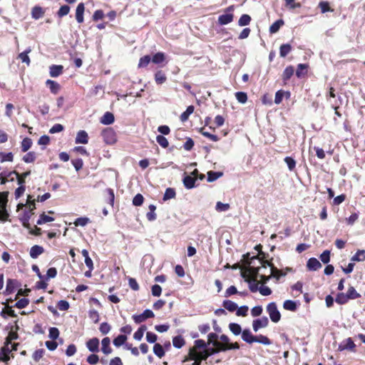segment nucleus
Listing matches in <instances>:
<instances>
[{
	"label": "nucleus",
	"mask_w": 365,
	"mask_h": 365,
	"mask_svg": "<svg viewBox=\"0 0 365 365\" xmlns=\"http://www.w3.org/2000/svg\"><path fill=\"white\" fill-rule=\"evenodd\" d=\"M260 269L254 268V266L250 265L249 267V272L252 274V278L245 279V282L249 284V289L252 292H256L259 290L257 278H260L259 274Z\"/></svg>",
	"instance_id": "nucleus-1"
},
{
	"label": "nucleus",
	"mask_w": 365,
	"mask_h": 365,
	"mask_svg": "<svg viewBox=\"0 0 365 365\" xmlns=\"http://www.w3.org/2000/svg\"><path fill=\"white\" fill-rule=\"evenodd\" d=\"M267 263V265L271 267L269 269V275L266 277L265 274H260V279L263 281L264 283H266L272 277L276 278L278 280L281 277H284L287 274L286 272H284L282 270L278 269L272 264L269 262Z\"/></svg>",
	"instance_id": "nucleus-2"
},
{
	"label": "nucleus",
	"mask_w": 365,
	"mask_h": 365,
	"mask_svg": "<svg viewBox=\"0 0 365 365\" xmlns=\"http://www.w3.org/2000/svg\"><path fill=\"white\" fill-rule=\"evenodd\" d=\"M266 310L272 322L277 323L280 320L281 314L279 312L275 302H270L268 304L266 307Z\"/></svg>",
	"instance_id": "nucleus-3"
},
{
	"label": "nucleus",
	"mask_w": 365,
	"mask_h": 365,
	"mask_svg": "<svg viewBox=\"0 0 365 365\" xmlns=\"http://www.w3.org/2000/svg\"><path fill=\"white\" fill-rule=\"evenodd\" d=\"M7 192H0V220L6 221L7 220L9 215L6 211V206L7 203Z\"/></svg>",
	"instance_id": "nucleus-4"
},
{
	"label": "nucleus",
	"mask_w": 365,
	"mask_h": 365,
	"mask_svg": "<svg viewBox=\"0 0 365 365\" xmlns=\"http://www.w3.org/2000/svg\"><path fill=\"white\" fill-rule=\"evenodd\" d=\"M202 356L200 355L196 349H190L188 355L185 356L183 361H194L192 365H201L202 361H203Z\"/></svg>",
	"instance_id": "nucleus-5"
},
{
	"label": "nucleus",
	"mask_w": 365,
	"mask_h": 365,
	"mask_svg": "<svg viewBox=\"0 0 365 365\" xmlns=\"http://www.w3.org/2000/svg\"><path fill=\"white\" fill-rule=\"evenodd\" d=\"M102 137L106 144L112 145L116 142V135L111 128H107L102 131Z\"/></svg>",
	"instance_id": "nucleus-6"
},
{
	"label": "nucleus",
	"mask_w": 365,
	"mask_h": 365,
	"mask_svg": "<svg viewBox=\"0 0 365 365\" xmlns=\"http://www.w3.org/2000/svg\"><path fill=\"white\" fill-rule=\"evenodd\" d=\"M349 350L351 352H356V344L351 338H347L340 343L338 346V351H342Z\"/></svg>",
	"instance_id": "nucleus-7"
},
{
	"label": "nucleus",
	"mask_w": 365,
	"mask_h": 365,
	"mask_svg": "<svg viewBox=\"0 0 365 365\" xmlns=\"http://www.w3.org/2000/svg\"><path fill=\"white\" fill-rule=\"evenodd\" d=\"M256 261L258 263H259L261 266L257 267H254V268H259V269H260L259 274H265L266 277L269 275V269H270L271 267H269L267 265V263H266V262H269L268 261L262 260V259H259L258 257H252L251 259L250 264H255Z\"/></svg>",
	"instance_id": "nucleus-8"
},
{
	"label": "nucleus",
	"mask_w": 365,
	"mask_h": 365,
	"mask_svg": "<svg viewBox=\"0 0 365 365\" xmlns=\"http://www.w3.org/2000/svg\"><path fill=\"white\" fill-rule=\"evenodd\" d=\"M10 345L9 341H5L4 345L0 349V361L6 362L9 360V354L11 352Z\"/></svg>",
	"instance_id": "nucleus-9"
},
{
	"label": "nucleus",
	"mask_w": 365,
	"mask_h": 365,
	"mask_svg": "<svg viewBox=\"0 0 365 365\" xmlns=\"http://www.w3.org/2000/svg\"><path fill=\"white\" fill-rule=\"evenodd\" d=\"M154 317V313L150 309H145L142 314L138 315H133V319L136 324H140L145 321L148 318Z\"/></svg>",
	"instance_id": "nucleus-10"
},
{
	"label": "nucleus",
	"mask_w": 365,
	"mask_h": 365,
	"mask_svg": "<svg viewBox=\"0 0 365 365\" xmlns=\"http://www.w3.org/2000/svg\"><path fill=\"white\" fill-rule=\"evenodd\" d=\"M268 324V318L267 317H262L260 319H257L253 321L252 329L255 332H257L259 329L267 327Z\"/></svg>",
	"instance_id": "nucleus-11"
},
{
	"label": "nucleus",
	"mask_w": 365,
	"mask_h": 365,
	"mask_svg": "<svg viewBox=\"0 0 365 365\" xmlns=\"http://www.w3.org/2000/svg\"><path fill=\"white\" fill-rule=\"evenodd\" d=\"M19 285V282L16 279H9L6 282L4 294L9 295L13 293Z\"/></svg>",
	"instance_id": "nucleus-12"
},
{
	"label": "nucleus",
	"mask_w": 365,
	"mask_h": 365,
	"mask_svg": "<svg viewBox=\"0 0 365 365\" xmlns=\"http://www.w3.org/2000/svg\"><path fill=\"white\" fill-rule=\"evenodd\" d=\"M307 267L309 271H317L322 267V264L315 257H312L308 259Z\"/></svg>",
	"instance_id": "nucleus-13"
},
{
	"label": "nucleus",
	"mask_w": 365,
	"mask_h": 365,
	"mask_svg": "<svg viewBox=\"0 0 365 365\" xmlns=\"http://www.w3.org/2000/svg\"><path fill=\"white\" fill-rule=\"evenodd\" d=\"M242 339L247 344H252L256 341L254 336L249 329H245L242 332Z\"/></svg>",
	"instance_id": "nucleus-14"
},
{
	"label": "nucleus",
	"mask_w": 365,
	"mask_h": 365,
	"mask_svg": "<svg viewBox=\"0 0 365 365\" xmlns=\"http://www.w3.org/2000/svg\"><path fill=\"white\" fill-rule=\"evenodd\" d=\"M86 346L91 352H97L99 350V339L93 338L86 342Z\"/></svg>",
	"instance_id": "nucleus-15"
},
{
	"label": "nucleus",
	"mask_w": 365,
	"mask_h": 365,
	"mask_svg": "<svg viewBox=\"0 0 365 365\" xmlns=\"http://www.w3.org/2000/svg\"><path fill=\"white\" fill-rule=\"evenodd\" d=\"M215 347V348L210 349L205 348L204 350L199 351L200 355L202 356V359H204V360H207V359L212 354H217L219 351H222L220 350V346Z\"/></svg>",
	"instance_id": "nucleus-16"
},
{
	"label": "nucleus",
	"mask_w": 365,
	"mask_h": 365,
	"mask_svg": "<svg viewBox=\"0 0 365 365\" xmlns=\"http://www.w3.org/2000/svg\"><path fill=\"white\" fill-rule=\"evenodd\" d=\"M214 346H220V350L222 351H225L227 350L230 349H240V344L237 342L233 343V344H229V345H225L220 342H213Z\"/></svg>",
	"instance_id": "nucleus-17"
},
{
	"label": "nucleus",
	"mask_w": 365,
	"mask_h": 365,
	"mask_svg": "<svg viewBox=\"0 0 365 365\" xmlns=\"http://www.w3.org/2000/svg\"><path fill=\"white\" fill-rule=\"evenodd\" d=\"M63 66L61 65H52L49 68V74L53 78L59 76L63 73Z\"/></svg>",
	"instance_id": "nucleus-18"
},
{
	"label": "nucleus",
	"mask_w": 365,
	"mask_h": 365,
	"mask_svg": "<svg viewBox=\"0 0 365 365\" xmlns=\"http://www.w3.org/2000/svg\"><path fill=\"white\" fill-rule=\"evenodd\" d=\"M88 141V133L85 130H80L77 133L75 140L76 143L86 144Z\"/></svg>",
	"instance_id": "nucleus-19"
},
{
	"label": "nucleus",
	"mask_w": 365,
	"mask_h": 365,
	"mask_svg": "<svg viewBox=\"0 0 365 365\" xmlns=\"http://www.w3.org/2000/svg\"><path fill=\"white\" fill-rule=\"evenodd\" d=\"M44 252V249L40 245H34L30 250V257L32 259H36L39 255Z\"/></svg>",
	"instance_id": "nucleus-20"
},
{
	"label": "nucleus",
	"mask_w": 365,
	"mask_h": 365,
	"mask_svg": "<svg viewBox=\"0 0 365 365\" xmlns=\"http://www.w3.org/2000/svg\"><path fill=\"white\" fill-rule=\"evenodd\" d=\"M85 7L83 3H80L76 8V19L78 23L83 22V13H84Z\"/></svg>",
	"instance_id": "nucleus-21"
},
{
	"label": "nucleus",
	"mask_w": 365,
	"mask_h": 365,
	"mask_svg": "<svg viewBox=\"0 0 365 365\" xmlns=\"http://www.w3.org/2000/svg\"><path fill=\"white\" fill-rule=\"evenodd\" d=\"M102 348L101 350L103 354L108 355L112 352V349L110 346V340L108 337H105L101 341Z\"/></svg>",
	"instance_id": "nucleus-22"
},
{
	"label": "nucleus",
	"mask_w": 365,
	"mask_h": 365,
	"mask_svg": "<svg viewBox=\"0 0 365 365\" xmlns=\"http://www.w3.org/2000/svg\"><path fill=\"white\" fill-rule=\"evenodd\" d=\"M233 17H234V16L231 13L225 14L220 15L219 16L218 22L221 25H226L233 21Z\"/></svg>",
	"instance_id": "nucleus-23"
},
{
	"label": "nucleus",
	"mask_w": 365,
	"mask_h": 365,
	"mask_svg": "<svg viewBox=\"0 0 365 365\" xmlns=\"http://www.w3.org/2000/svg\"><path fill=\"white\" fill-rule=\"evenodd\" d=\"M184 186L187 189H192L195 186L196 178L190 175H186L183 178Z\"/></svg>",
	"instance_id": "nucleus-24"
},
{
	"label": "nucleus",
	"mask_w": 365,
	"mask_h": 365,
	"mask_svg": "<svg viewBox=\"0 0 365 365\" xmlns=\"http://www.w3.org/2000/svg\"><path fill=\"white\" fill-rule=\"evenodd\" d=\"M114 115L110 112H106L101 119V123L103 125H110L114 122Z\"/></svg>",
	"instance_id": "nucleus-25"
},
{
	"label": "nucleus",
	"mask_w": 365,
	"mask_h": 365,
	"mask_svg": "<svg viewBox=\"0 0 365 365\" xmlns=\"http://www.w3.org/2000/svg\"><path fill=\"white\" fill-rule=\"evenodd\" d=\"M283 308L288 311L295 312L297 309V304L295 301L287 299L284 302Z\"/></svg>",
	"instance_id": "nucleus-26"
},
{
	"label": "nucleus",
	"mask_w": 365,
	"mask_h": 365,
	"mask_svg": "<svg viewBox=\"0 0 365 365\" xmlns=\"http://www.w3.org/2000/svg\"><path fill=\"white\" fill-rule=\"evenodd\" d=\"M46 84L49 87L51 92L53 94H56L60 90V85L54 81L48 79L46 81Z\"/></svg>",
	"instance_id": "nucleus-27"
},
{
	"label": "nucleus",
	"mask_w": 365,
	"mask_h": 365,
	"mask_svg": "<svg viewBox=\"0 0 365 365\" xmlns=\"http://www.w3.org/2000/svg\"><path fill=\"white\" fill-rule=\"evenodd\" d=\"M222 306L225 309L230 312H233L237 309V304L235 302L228 299L223 301Z\"/></svg>",
	"instance_id": "nucleus-28"
},
{
	"label": "nucleus",
	"mask_w": 365,
	"mask_h": 365,
	"mask_svg": "<svg viewBox=\"0 0 365 365\" xmlns=\"http://www.w3.org/2000/svg\"><path fill=\"white\" fill-rule=\"evenodd\" d=\"M284 24V21L282 19L277 20L275 22H274L269 27V33L270 34H275L277 33L281 26H282Z\"/></svg>",
	"instance_id": "nucleus-29"
},
{
	"label": "nucleus",
	"mask_w": 365,
	"mask_h": 365,
	"mask_svg": "<svg viewBox=\"0 0 365 365\" xmlns=\"http://www.w3.org/2000/svg\"><path fill=\"white\" fill-rule=\"evenodd\" d=\"M44 14V11L41 6H34L31 11V16L34 19L41 18Z\"/></svg>",
	"instance_id": "nucleus-30"
},
{
	"label": "nucleus",
	"mask_w": 365,
	"mask_h": 365,
	"mask_svg": "<svg viewBox=\"0 0 365 365\" xmlns=\"http://www.w3.org/2000/svg\"><path fill=\"white\" fill-rule=\"evenodd\" d=\"M365 260V250H359L356 254L351 257V262H362Z\"/></svg>",
	"instance_id": "nucleus-31"
},
{
	"label": "nucleus",
	"mask_w": 365,
	"mask_h": 365,
	"mask_svg": "<svg viewBox=\"0 0 365 365\" xmlns=\"http://www.w3.org/2000/svg\"><path fill=\"white\" fill-rule=\"evenodd\" d=\"M194 106H189L186 110L184 111L181 115H180V120L182 122H185L188 120L189 118V116L194 112Z\"/></svg>",
	"instance_id": "nucleus-32"
},
{
	"label": "nucleus",
	"mask_w": 365,
	"mask_h": 365,
	"mask_svg": "<svg viewBox=\"0 0 365 365\" xmlns=\"http://www.w3.org/2000/svg\"><path fill=\"white\" fill-rule=\"evenodd\" d=\"M185 344V341L180 335L176 336L173 339V344L177 349L182 348Z\"/></svg>",
	"instance_id": "nucleus-33"
},
{
	"label": "nucleus",
	"mask_w": 365,
	"mask_h": 365,
	"mask_svg": "<svg viewBox=\"0 0 365 365\" xmlns=\"http://www.w3.org/2000/svg\"><path fill=\"white\" fill-rule=\"evenodd\" d=\"M0 176L5 177L6 179L9 181H14V176L19 177V173L14 170V171H3L1 172Z\"/></svg>",
	"instance_id": "nucleus-34"
},
{
	"label": "nucleus",
	"mask_w": 365,
	"mask_h": 365,
	"mask_svg": "<svg viewBox=\"0 0 365 365\" xmlns=\"http://www.w3.org/2000/svg\"><path fill=\"white\" fill-rule=\"evenodd\" d=\"M167 80L165 74L162 71H158L155 74V81L157 84L164 83Z\"/></svg>",
	"instance_id": "nucleus-35"
},
{
	"label": "nucleus",
	"mask_w": 365,
	"mask_h": 365,
	"mask_svg": "<svg viewBox=\"0 0 365 365\" xmlns=\"http://www.w3.org/2000/svg\"><path fill=\"white\" fill-rule=\"evenodd\" d=\"M31 49L28 48L25 51L19 54L18 58L23 62L26 63L27 66L30 64V58L28 54L31 52Z\"/></svg>",
	"instance_id": "nucleus-36"
},
{
	"label": "nucleus",
	"mask_w": 365,
	"mask_h": 365,
	"mask_svg": "<svg viewBox=\"0 0 365 365\" xmlns=\"http://www.w3.org/2000/svg\"><path fill=\"white\" fill-rule=\"evenodd\" d=\"M153 352L159 358H162L165 355L163 346L158 343L155 344L153 346Z\"/></svg>",
	"instance_id": "nucleus-37"
},
{
	"label": "nucleus",
	"mask_w": 365,
	"mask_h": 365,
	"mask_svg": "<svg viewBox=\"0 0 365 365\" xmlns=\"http://www.w3.org/2000/svg\"><path fill=\"white\" fill-rule=\"evenodd\" d=\"M229 329L231 331V332L235 336H237L242 334V332L241 326L237 323H230L229 324Z\"/></svg>",
	"instance_id": "nucleus-38"
},
{
	"label": "nucleus",
	"mask_w": 365,
	"mask_h": 365,
	"mask_svg": "<svg viewBox=\"0 0 365 365\" xmlns=\"http://www.w3.org/2000/svg\"><path fill=\"white\" fill-rule=\"evenodd\" d=\"M126 340H127L126 335L120 334L116 338H115L113 339V343L114 346H115L116 347H119V346L123 345L125 344V342L126 341Z\"/></svg>",
	"instance_id": "nucleus-39"
},
{
	"label": "nucleus",
	"mask_w": 365,
	"mask_h": 365,
	"mask_svg": "<svg viewBox=\"0 0 365 365\" xmlns=\"http://www.w3.org/2000/svg\"><path fill=\"white\" fill-rule=\"evenodd\" d=\"M292 51V46L289 43L281 45L279 48V55L281 57H285Z\"/></svg>",
	"instance_id": "nucleus-40"
},
{
	"label": "nucleus",
	"mask_w": 365,
	"mask_h": 365,
	"mask_svg": "<svg viewBox=\"0 0 365 365\" xmlns=\"http://www.w3.org/2000/svg\"><path fill=\"white\" fill-rule=\"evenodd\" d=\"M223 173L222 172H214V171H209L207 173V181L211 182H214L215 180H217L219 178L222 177Z\"/></svg>",
	"instance_id": "nucleus-41"
},
{
	"label": "nucleus",
	"mask_w": 365,
	"mask_h": 365,
	"mask_svg": "<svg viewBox=\"0 0 365 365\" xmlns=\"http://www.w3.org/2000/svg\"><path fill=\"white\" fill-rule=\"evenodd\" d=\"M255 339L256 341H255V342L262 344L264 345H270L272 344L271 340L267 336L262 334L255 336Z\"/></svg>",
	"instance_id": "nucleus-42"
},
{
	"label": "nucleus",
	"mask_w": 365,
	"mask_h": 365,
	"mask_svg": "<svg viewBox=\"0 0 365 365\" xmlns=\"http://www.w3.org/2000/svg\"><path fill=\"white\" fill-rule=\"evenodd\" d=\"M294 68L291 66H287L283 71L282 78L284 81L289 80L294 74Z\"/></svg>",
	"instance_id": "nucleus-43"
},
{
	"label": "nucleus",
	"mask_w": 365,
	"mask_h": 365,
	"mask_svg": "<svg viewBox=\"0 0 365 365\" xmlns=\"http://www.w3.org/2000/svg\"><path fill=\"white\" fill-rule=\"evenodd\" d=\"M251 21V17L248 14H242L239 21H238V25L240 26H245L250 24Z\"/></svg>",
	"instance_id": "nucleus-44"
},
{
	"label": "nucleus",
	"mask_w": 365,
	"mask_h": 365,
	"mask_svg": "<svg viewBox=\"0 0 365 365\" xmlns=\"http://www.w3.org/2000/svg\"><path fill=\"white\" fill-rule=\"evenodd\" d=\"M346 294L343 292L337 294L335 301L339 304H344L349 301Z\"/></svg>",
	"instance_id": "nucleus-45"
},
{
	"label": "nucleus",
	"mask_w": 365,
	"mask_h": 365,
	"mask_svg": "<svg viewBox=\"0 0 365 365\" xmlns=\"http://www.w3.org/2000/svg\"><path fill=\"white\" fill-rule=\"evenodd\" d=\"M175 190L173 188L168 187L165 190V192L163 195V200L166 201L170 199H173L175 197Z\"/></svg>",
	"instance_id": "nucleus-46"
},
{
	"label": "nucleus",
	"mask_w": 365,
	"mask_h": 365,
	"mask_svg": "<svg viewBox=\"0 0 365 365\" xmlns=\"http://www.w3.org/2000/svg\"><path fill=\"white\" fill-rule=\"evenodd\" d=\"M54 220V218L50 216H48L45 215V213H42L40 216L38 220H37V224L41 225L43 224H45L46 222H53Z\"/></svg>",
	"instance_id": "nucleus-47"
},
{
	"label": "nucleus",
	"mask_w": 365,
	"mask_h": 365,
	"mask_svg": "<svg viewBox=\"0 0 365 365\" xmlns=\"http://www.w3.org/2000/svg\"><path fill=\"white\" fill-rule=\"evenodd\" d=\"M349 299H355L360 297V294L356 291L354 287H349L346 292Z\"/></svg>",
	"instance_id": "nucleus-48"
},
{
	"label": "nucleus",
	"mask_w": 365,
	"mask_h": 365,
	"mask_svg": "<svg viewBox=\"0 0 365 365\" xmlns=\"http://www.w3.org/2000/svg\"><path fill=\"white\" fill-rule=\"evenodd\" d=\"M32 145V140L29 138H25L21 142L22 152H26Z\"/></svg>",
	"instance_id": "nucleus-49"
},
{
	"label": "nucleus",
	"mask_w": 365,
	"mask_h": 365,
	"mask_svg": "<svg viewBox=\"0 0 365 365\" xmlns=\"http://www.w3.org/2000/svg\"><path fill=\"white\" fill-rule=\"evenodd\" d=\"M13 159H14V155H13L12 153H11V152L7 153H3V152L0 153L1 163H4L6 161L12 162Z\"/></svg>",
	"instance_id": "nucleus-50"
},
{
	"label": "nucleus",
	"mask_w": 365,
	"mask_h": 365,
	"mask_svg": "<svg viewBox=\"0 0 365 365\" xmlns=\"http://www.w3.org/2000/svg\"><path fill=\"white\" fill-rule=\"evenodd\" d=\"M164 60H165V54L162 52H158V53H155L152 58L153 63H156V64L163 62Z\"/></svg>",
	"instance_id": "nucleus-51"
},
{
	"label": "nucleus",
	"mask_w": 365,
	"mask_h": 365,
	"mask_svg": "<svg viewBox=\"0 0 365 365\" xmlns=\"http://www.w3.org/2000/svg\"><path fill=\"white\" fill-rule=\"evenodd\" d=\"M156 141L158 142V143L161 146L163 147V148H166L168 147L169 145V143H168V140H167V138L165 137H164L163 135H158L157 137H156Z\"/></svg>",
	"instance_id": "nucleus-52"
},
{
	"label": "nucleus",
	"mask_w": 365,
	"mask_h": 365,
	"mask_svg": "<svg viewBox=\"0 0 365 365\" xmlns=\"http://www.w3.org/2000/svg\"><path fill=\"white\" fill-rule=\"evenodd\" d=\"M235 97L240 103H245L247 101V95L245 92L238 91L235 93Z\"/></svg>",
	"instance_id": "nucleus-53"
},
{
	"label": "nucleus",
	"mask_w": 365,
	"mask_h": 365,
	"mask_svg": "<svg viewBox=\"0 0 365 365\" xmlns=\"http://www.w3.org/2000/svg\"><path fill=\"white\" fill-rule=\"evenodd\" d=\"M150 61H151V58L148 55L141 57L139 60L138 67L139 68L146 67L148 65V63L150 62Z\"/></svg>",
	"instance_id": "nucleus-54"
},
{
	"label": "nucleus",
	"mask_w": 365,
	"mask_h": 365,
	"mask_svg": "<svg viewBox=\"0 0 365 365\" xmlns=\"http://www.w3.org/2000/svg\"><path fill=\"white\" fill-rule=\"evenodd\" d=\"M249 310V307L247 305L241 306L240 307H237L236 309V315L238 317H246L247 315V312Z\"/></svg>",
	"instance_id": "nucleus-55"
},
{
	"label": "nucleus",
	"mask_w": 365,
	"mask_h": 365,
	"mask_svg": "<svg viewBox=\"0 0 365 365\" xmlns=\"http://www.w3.org/2000/svg\"><path fill=\"white\" fill-rule=\"evenodd\" d=\"M208 343H205V341L202 339H197L195 341V346L191 349H196V351L200 349H202L203 350L207 347Z\"/></svg>",
	"instance_id": "nucleus-56"
},
{
	"label": "nucleus",
	"mask_w": 365,
	"mask_h": 365,
	"mask_svg": "<svg viewBox=\"0 0 365 365\" xmlns=\"http://www.w3.org/2000/svg\"><path fill=\"white\" fill-rule=\"evenodd\" d=\"M36 153L33 151L29 152L23 157V160L26 163H33L36 160Z\"/></svg>",
	"instance_id": "nucleus-57"
},
{
	"label": "nucleus",
	"mask_w": 365,
	"mask_h": 365,
	"mask_svg": "<svg viewBox=\"0 0 365 365\" xmlns=\"http://www.w3.org/2000/svg\"><path fill=\"white\" fill-rule=\"evenodd\" d=\"M31 214L29 211H25L24 213V215L21 218V220L22 222L23 225L25 227L29 228V220L31 218Z\"/></svg>",
	"instance_id": "nucleus-58"
},
{
	"label": "nucleus",
	"mask_w": 365,
	"mask_h": 365,
	"mask_svg": "<svg viewBox=\"0 0 365 365\" xmlns=\"http://www.w3.org/2000/svg\"><path fill=\"white\" fill-rule=\"evenodd\" d=\"M284 160L286 163L289 170L292 171L295 168L296 161L294 160V158H292V157L287 156L284 159Z\"/></svg>",
	"instance_id": "nucleus-59"
},
{
	"label": "nucleus",
	"mask_w": 365,
	"mask_h": 365,
	"mask_svg": "<svg viewBox=\"0 0 365 365\" xmlns=\"http://www.w3.org/2000/svg\"><path fill=\"white\" fill-rule=\"evenodd\" d=\"M89 221H90L89 218H88L86 217H78L74 222V225L76 226L83 227V226H86L89 222Z\"/></svg>",
	"instance_id": "nucleus-60"
},
{
	"label": "nucleus",
	"mask_w": 365,
	"mask_h": 365,
	"mask_svg": "<svg viewBox=\"0 0 365 365\" xmlns=\"http://www.w3.org/2000/svg\"><path fill=\"white\" fill-rule=\"evenodd\" d=\"M319 7L320 8L322 14H324L327 11H333L332 9H331L329 4L327 1H320L319 4Z\"/></svg>",
	"instance_id": "nucleus-61"
},
{
	"label": "nucleus",
	"mask_w": 365,
	"mask_h": 365,
	"mask_svg": "<svg viewBox=\"0 0 365 365\" xmlns=\"http://www.w3.org/2000/svg\"><path fill=\"white\" fill-rule=\"evenodd\" d=\"M70 11V7L68 5L61 6L57 13L58 17L61 18L67 15Z\"/></svg>",
	"instance_id": "nucleus-62"
},
{
	"label": "nucleus",
	"mask_w": 365,
	"mask_h": 365,
	"mask_svg": "<svg viewBox=\"0 0 365 365\" xmlns=\"http://www.w3.org/2000/svg\"><path fill=\"white\" fill-rule=\"evenodd\" d=\"M321 261L324 264H327L330 261V251L329 250H324L319 257Z\"/></svg>",
	"instance_id": "nucleus-63"
},
{
	"label": "nucleus",
	"mask_w": 365,
	"mask_h": 365,
	"mask_svg": "<svg viewBox=\"0 0 365 365\" xmlns=\"http://www.w3.org/2000/svg\"><path fill=\"white\" fill-rule=\"evenodd\" d=\"M88 317L94 323H98L99 321V314L95 309H91L89 311Z\"/></svg>",
	"instance_id": "nucleus-64"
}]
</instances>
